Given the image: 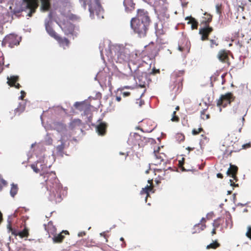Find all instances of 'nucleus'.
Wrapping results in <instances>:
<instances>
[{"label": "nucleus", "instance_id": "1", "mask_svg": "<svg viewBox=\"0 0 251 251\" xmlns=\"http://www.w3.org/2000/svg\"><path fill=\"white\" fill-rule=\"evenodd\" d=\"M151 20L148 11L144 9H138L135 17L131 19L130 26L133 33L140 38L147 36Z\"/></svg>", "mask_w": 251, "mask_h": 251}, {"label": "nucleus", "instance_id": "2", "mask_svg": "<svg viewBox=\"0 0 251 251\" xmlns=\"http://www.w3.org/2000/svg\"><path fill=\"white\" fill-rule=\"evenodd\" d=\"M46 182L47 190L50 192L49 199L50 201L55 202L61 201V192L62 187L54 172H48L41 175Z\"/></svg>", "mask_w": 251, "mask_h": 251}, {"label": "nucleus", "instance_id": "3", "mask_svg": "<svg viewBox=\"0 0 251 251\" xmlns=\"http://www.w3.org/2000/svg\"><path fill=\"white\" fill-rule=\"evenodd\" d=\"M39 0H23L25 3V7H24V11L27 12V16L31 17L32 14L35 13L37 8L38 7ZM41 3V10L44 12L48 11L50 8V0H40Z\"/></svg>", "mask_w": 251, "mask_h": 251}, {"label": "nucleus", "instance_id": "4", "mask_svg": "<svg viewBox=\"0 0 251 251\" xmlns=\"http://www.w3.org/2000/svg\"><path fill=\"white\" fill-rule=\"evenodd\" d=\"M87 4L89 5V11L91 15H94L96 13L98 16L100 17L102 14L103 10L100 0H90V3H87V0H84L83 6L84 8L86 7Z\"/></svg>", "mask_w": 251, "mask_h": 251}, {"label": "nucleus", "instance_id": "5", "mask_svg": "<svg viewBox=\"0 0 251 251\" xmlns=\"http://www.w3.org/2000/svg\"><path fill=\"white\" fill-rule=\"evenodd\" d=\"M184 70H176L171 75V78L174 83V87L178 90L181 89L183 85Z\"/></svg>", "mask_w": 251, "mask_h": 251}, {"label": "nucleus", "instance_id": "6", "mask_svg": "<svg viewBox=\"0 0 251 251\" xmlns=\"http://www.w3.org/2000/svg\"><path fill=\"white\" fill-rule=\"evenodd\" d=\"M75 107L80 111H83L81 114L82 116H86L87 119V122H90L92 116L90 106L84 102H76L74 104Z\"/></svg>", "mask_w": 251, "mask_h": 251}, {"label": "nucleus", "instance_id": "7", "mask_svg": "<svg viewBox=\"0 0 251 251\" xmlns=\"http://www.w3.org/2000/svg\"><path fill=\"white\" fill-rule=\"evenodd\" d=\"M235 98V97L231 92L222 95L220 98L217 100V105L219 107L222 106L223 107H225L228 104H230L232 101H233Z\"/></svg>", "mask_w": 251, "mask_h": 251}, {"label": "nucleus", "instance_id": "8", "mask_svg": "<svg viewBox=\"0 0 251 251\" xmlns=\"http://www.w3.org/2000/svg\"><path fill=\"white\" fill-rule=\"evenodd\" d=\"M21 41L20 37L14 34L7 35L3 40L2 44L12 48L19 45Z\"/></svg>", "mask_w": 251, "mask_h": 251}, {"label": "nucleus", "instance_id": "9", "mask_svg": "<svg viewBox=\"0 0 251 251\" xmlns=\"http://www.w3.org/2000/svg\"><path fill=\"white\" fill-rule=\"evenodd\" d=\"M153 156L155 158L154 165H160L162 162L163 164H167L166 155L163 152H161V149L159 147H158L157 149L154 150Z\"/></svg>", "mask_w": 251, "mask_h": 251}, {"label": "nucleus", "instance_id": "10", "mask_svg": "<svg viewBox=\"0 0 251 251\" xmlns=\"http://www.w3.org/2000/svg\"><path fill=\"white\" fill-rule=\"evenodd\" d=\"M31 167L36 173L43 172V174H41V175L46 174L44 173V171L48 169V167L47 164L45 163L44 159H43V160L37 161L36 163L31 164Z\"/></svg>", "mask_w": 251, "mask_h": 251}, {"label": "nucleus", "instance_id": "11", "mask_svg": "<svg viewBox=\"0 0 251 251\" xmlns=\"http://www.w3.org/2000/svg\"><path fill=\"white\" fill-rule=\"evenodd\" d=\"M238 171V167L235 165H230V167L228 168L227 171V175L231 177L233 179H230V185L232 186H238V184H236L233 181L235 180L236 182L238 180L237 177L236 176Z\"/></svg>", "mask_w": 251, "mask_h": 251}, {"label": "nucleus", "instance_id": "12", "mask_svg": "<svg viewBox=\"0 0 251 251\" xmlns=\"http://www.w3.org/2000/svg\"><path fill=\"white\" fill-rule=\"evenodd\" d=\"M213 31L212 27L205 26L199 29V33L201 35V40L205 41L208 40L209 34Z\"/></svg>", "mask_w": 251, "mask_h": 251}, {"label": "nucleus", "instance_id": "13", "mask_svg": "<svg viewBox=\"0 0 251 251\" xmlns=\"http://www.w3.org/2000/svg\"><path fill=\"white\" fill-rule=\"evenodd\" d=\"M7 84L10 87H14L17 89H19L21 86L18 83L19 80V77L17 75H12L10 77L8 76L7 78Z\"/></svg>", "mask_w": 251, "mask_h": 251}, {"label": "nucleus", "instance_id": "14", "mask_svg": "<svg viewBox=\"0 0 251 251\" xmlns=\"http://www.w3.org/2000/svg\"><path fill=\"white\" fill-rule=\"evenodd\" d=\"M69 232L67 230H62L59 234H55L52 237V241L54 243H61L65 239L66 235H69Z\"/></svg>", "mask_w": 251, "mask_h": 251}, {"label": "nucleus", "instance_id": "15", "mask_svg": "<svg viewBox=\"0 0 251 251\" xmlns=\"http://www.w3.org/2000/svg\"><path fill=\"white\" fill-rule=\"evenodd\" d=\"M147 55L151 59L154 58L158 54V49L153 44L149 45L146 50Z\"/></svg>", "mask_w": 251, "mask_h": 251}, {"label": "nucleus", "instance_id": "16", "mask_svg": "<svg viewBox=\"0 0 251 251\" xmlns=\"http://www.w3.org/2000/svg\"><path fill=\"white\" fill-rule=\"evenodd\" d=\"M107 124L105 122H100L96 126V131L98 134L100 136H104L106 134L107 131Z\"/></svg>", "mask_w": 251, "mask_h": 251}, {"label": "nucleus", "instance_id": "17", "mask_svg": "<svg viewBox=\"0 0 251 251\" xmlns=\"http://www.w3.org/2000/svg\"><path fill=\"white\" fill-rule=\"evenodd\" d=\"M217 58L223 63L229 64V57L226 50H220L217 54Z\"/></svg>", "mask_w": 251, "mask_h": 251}, {"label": "nucleus", "instance_id": "18", "mask_svg": "<svg viewBox=\"0 0 251 251\" xmlns=\"http://www.w3.org/2000/svg\"><path fill=\"white\" fill-rule=\"evenodd\" d=\"M45 229L49 234V237H50L51 235H54L56 232V228L53 225L52 221H50L48 223L44 225Z\"/></svg>", "mask_w": 251, "mask_h": 251}, {"label": "nucleus", "instance_id": "19", "mask_svg": "<svg viewBox=\"0 0 251 251\" xmlns=\"http://www.w3.org/2000/svg\"><path fill=\"white\" fill-rule=\"evenodd\" d=\"M83 125L82 121L79 119L72 120L69 124V127L71 130L80 128Z\"/></svg>", "mask_w": 251, "mask_h": 251}, {"label": "nucleus", "instance_id": "20", "mask_svg": "<svg viewBox=\"0 0 251 251\" xmlns=\"http://www.w3.org/2000/svg\"><path fill=\"white\" fill-rule=\"evenodd\" d=\"M212 17L213 16L212 15L207 12H205L201 18V25L204 26H209V24L212 20Z\"/></svg>", "mask_w": 251, "mask_h": 251}, {"label": "nucleus", "instance_id": "21", "mask_svg": "<svg viewBox=\"0 0 251 251\" xmlns=\"http://www.w3.org/2000/svg\"><path fill=\"white\" fill-rule=\"evenodd\" d=\"M124 5L126 12H131L135 9V3L133 0H124Z\"/></svg>", "mask_w": 251, "mask_h": 251}, {"label": "nucleus", "instance_id": "22", "mask_svg": "<svg viewBox=\"0 0 251 251\" xmlns=\"http://www.w3.org/2000/svg\"><path fill=\"white\" fill-rule=\"evenodd\" d=\"M129 55L124 51H121L117 55V62L123 63L128 61Z\"/></svg>", "mask_w": 251, "mask_h": 251}, {"label": "nucleus", "instance_id": "23", "mask_svg": "<svg viewBox=\"0 0 251 251\" xmlns=\"http://www.w3.org/2000/svg\"><path fill=\"white\" fill-rule=\"evenodd\" d=\"M51 22L48 21L45 23V27L47 31V32L49 33V34L52 37L55 39L57 38L58 35L55 32V31L53 30V29L52 28V27L50 25Z\"/></svg>", "mask_w": 251, "mask_h": 251}, {"label": "nucleus", "instance_id": "24", "mask_svg": "<svg viewBox=\"0 0 251 251\" xmlns=\"http://www.w3.org/2000/svg\"><path fill=\"white\" fill-rule=\"evenodd\" d=\"M149 183H151V185L150 186L147 185L145 188H142V190L140 192L141 195L146 194V202L147 201V198L150 196L149 193L151 192L153 189V185L152 183V180H149Z\"/></svg>", "mask_w": 251, "mask_h": 251}, {"label": "nucleus", "instance_id": "25", "mask_svg": "<svg viewBox=\"0 0 251 251\" xmlns=\"http://www.w3.org/2000/svg\"><path fill=\"white\" fill-rule=\"evenodd\" d=\"M25 106L26 102L22 101L20 102L18 107L14 110L15 115L19 116L25 110Z\"/></svg>", "mask_w": 251, "mask_h": 251}, {"label": "nucleus", "instance_id": "26", "mask_svg": "<svg viewBox=\"0 0 251 251\" xmlns=\"http://www.w3.org/2000/svg\"><path fill=\"white\" fill-rule=\"evenodd\" d=\"M185 20H189L187 22V24L191 25V28L192 29H197L198 28L199 23L194 18L191 16L186 17L185 18Z\"/></svg>", "mask_w": 251, "mask_h": 251}, {"label": "nucleus", "instance_id": "27", "mask_svg": "<svg viewBox=\"0 0 251 251\" xmlns=\"http://www.w3.org/2000/svg\"><path fill=\"white\" fill-rule=\"evenodd\" d=\"M225 228H231L233 226V222L232 220L231 215L228 213L226 215L225 218Z\"/></svg>", "mask_w": 251, "mask_h": 251}, {"label": "nucleus", "instance_id": "28", "mask_svg": "<svg viewBox=\"0 0 251 251\" xmlns=\"http://www.w3.org/2000/svg\"><path fill=\"white\" fill-rule=\"evenodd\" d=\"M61 144L56 146V150L58 154L63 155V151L65 147V143L62 140H60Z\"/></svg>", "mask_w": 251, "mask_h": 251}, {"label": "nucleus", "instance_id": "29", "mask_svg": "<svg viewBox=\"0 0 251 251\" xmlns=\"http://www.w3.org/2000/svg\"><path fill=\"white\" fill-rule=\"evenodd\" d=\"M210 47L211 49L217 47L219 45V40L218 37L214 36L212 39L209 40Z\"/></svg>", "mask_w": 251, "mask_h": 251}, {"label": "nucleus", "instance_id": "30", "mask_svg": "<svg viewBox=\"0 0 251 251\" xmlns=\"http://www.w3.org/2000/svg\"><path fill=\"white\" fill-rule=\"evenodd\" d=\"M55 129L58 132H63L66 130V126L63 123H56L54 125Z\"/></svg>", "mask_w": 251, "mask_h": 251}, {"label": "nucleus", "instance_id": "31", "mask_svg": "<svg viewBox=\"0 0 251 251\" xmlns=\"http://www.w3.org/2000/svg\"><path fill=\"white\" fill-rule=\"evenodd\" d=\"M55 39L63 46H68L69 44V41L66 38H61L58 35Z\"/></svg>", "mask_w": 251, "mask_h": 251}, {"label": "nucleus", "instance_id": "32", "mask_svg": "<svg viewBox=\"0 0 251 251\" xmlns=\"http://www.w3.org/2000/svg\"><path fill=\"white\" fill-rule=\"evenodd\" d=\"M201 223H199L195 226V227H200V229L199 230V232L204 230L206 227L205 223L206 219L205 218H202L201 221Z\"/></svg>", "mask_w": 251, "mask_h": 251}, {"label": "nucleus", "instance_id": "33", "mask_svg": "<svg viewBox=\"0 0 251 251\" xmlns=\"http://www.w3.org/2000/svg\"><path fill=\"white\" fill-rule=\"evenodd\" d=\"M7 229H8V231L9 232H11L12 234L15 236H18V233H19V232L15 228H12V226H11V224L10 222H9L7 226Z\"/></svg>", "mask_w": 251, "mask_h": 251}, {"label": "nucleus", "instance_id": "34", "mask_svg": "<svg viewBox=\"0 0 251 251\" xmlns=\"http://www.w3.org/2000/svg\"><path fill=\"white\" fill-rule=\"evenodd\" d=\"M18 191V187L17 184H15L14 183H12L11 184V187L10 190V195L12 197H14L17 194Z\"/></svg>", "mask_w": 251, "mask_h": 251}, {"label": "nucleus", "instance_id": "35", "mask_svg": "<svg viewBox=\"0 0 251 251\" xmlns=\"http://www.w3.org/2000/svg\"><path fill=\"white\" fill-rule=\"evenodd\" d=\"M28 235V229L26 227H25L24 229L22 231H19L18 233V236L21 238L27 237Z\"/></svg>", "mask_w": 251, "mask_h": 251}, {"label": "nucleus", "instance_id": "36", "mask_svg": "<svg viewBox=\"0 0 251 251\" xmlns=\"http://www.w3.org/2000/svg\"><path fill=\"white\" fill-rule=\"evenodd\" d=\"M223 220L221 218H218L214 220L212 223L213 227L218 228L222 225Z\"/></svg>", "mask_w": 251, "mask_h": 251}, {"label": "nucleus", "instance_id": "37", "mask_svg": "<svg viewBox=\"0 0 251 251\" xmlns=\"http://www.w3.org/2000/svg\"><path fill=\"white\" fill-rule=\"evenodd\" d=\"M220 246V244L217 242V241H215L213 243H210L206 246V249H216L217 248Z\"/></svg>", "mask_w": 251, "mask_h": 251}, {"label": "nucleus", "instance_id": "38", "mask_svg": "<svg viewBox=\"0 0 251 251\" xmlns=\"http://www.w3.org/2000/svg\"><path fill=\"white\" fill-rule=\"evenodd\" d=\"M226 139L227 141L230 142V143H235L237 141V137L235 136L234 134H228Z\"/></svg>", "mask_w": 251, "mask_h": 251}, {"label": "nucleus", "instance_id": "39", "mask_svg": "<svg viewBox=\"0 0 251 251\" xmlns=\"http://www.w3.org/2000/svg\"><path fill=\"white\" fill-rule=\"evenodd\" d=\"M171 120L173 122L178 123L179 121V118L176 115V111H174L172 114V117Z\"/></svg>", "mask_w": 251, "mask_h": 251}, {"label": "nucleus", "instance_id": "40", "mask_svg": "<svg viewBox=\"0 0 251 251\" xmlns=\"http://www.w3.org/2000/svg\"><path fill=\"white\" fill-rule=\"evenodd\" d=\"M206 110H203L201 112V118L203 120H207L210 117V115L206 114Z\"/></svg>", "mask_w": 251, "mask_h": 251}, {"label": "nucleus", "instance_id": "41", "mask_svg": "<svg viewBox=\"0 0 251 251\" xmlns=\"http://www.w3.org/2000/svg\"><path fill=\"white\" fill-rule=\"evenodd\" d=\"M203 131V129L202 127H200L198 128H194L192 131V133L193 135H196L199 134L200 132Z\"/></svg>", "mask_w": 251, "mask_h": 251}, {"label": "nucleus", "instance_id": "42", "mask_svg": "<svg viewBox=\"0 0 251 251\" xmlns=\"http://www.w3.org/2000/svg\"><path fill=\"white\" fill-rule=\"evenodd\" d=\"M176 138H177L179 142H183L185 140V136L182 134L178 133L176 135Z\"/></svg>", "mask_w": 251, "mask_h": 251}, {"label": "nucleus", "instance_id": "43", "mask_svg": "<svg viewBox=\"0 0 251 251\" xmlns=\"http://www.w3.org/2000/svg\"><path fill=\"white\" fill-rule=\"evenodd\" d=\"M184 163V158H182V160H179V162H178V166H179V168H180L182 169V171L186 170V169H184V168L183 167Z\"/></svg>", "mask_w": 251, "mask_h": 251}, {"label": "nucleus", "instance_id": "44", "mask_svg": "<svg viewBox=\"0 0 251 251\" xmlns=\"http://www.w3.org/2000/svg\"><path fill=\"white\" fill-rule=\"evenodd\" d=\"M7 183L5 180L2 178H0V190H1L3 186H5Z\"/></svg>", "mask_w": 251, "mask_h": 251}, {"label": "nucleus", "instance_id": "45", "mask_svg": "<svg viewBox=\"0 0 251 251\" xmlns=\"http://www.w3.org/2000/svg\"><path fill=\"white\" fill-rule=\"evenodd\" d=\"M216 9L217 12L220 14L222 13L221 9H222V4H217L216 5Z\"/></svg>", "mask_w": 251, "mask_h": 251}, {"label": "nucleus", "instance_id": "46", "mask_svg": "<svg viewBox=\"0 0 251 251\" xmlns=\"http://www.w3.org/2000/svg\"><path fill=\"white\" fill-rule=\"evenodd\" d=\"M246 236L251 239V226H250L248 227V230L246 234Z\"/></svg>", "mask_w": 251, "mask_h": 251}, {"label": "nucleus", "instance_id": "47", "mask_svg": "<svg viewBox=\"0 0 251 251\" xmlns=\"http://www.w3.org/2000/svg\"><path fill=\"white\" fill-rule=\"evenodd\" d=\"M245 7L244 5H238L237 10L239 12H243L244 11Z\"/></svg>", "mask_w": 251, "mask_h": 251}, {"label": "nucleus", "instance_id": "48", "mask_svg": "<svg viewBox=\"0 0 251 251\" xmlns=\"http://www.w3.org/2000/svg\"><path fill=\"white\" fill-rule=\"evenodd\" d=\"M21 95L19 97V99H21V100H23L24 98L25 97L26 93L25 91H21Z\"/></svg>", "mask_w": 251, "mask_h": 251}, {"label": "nucleus", "instance_id": "49", "mask_svg": "<svg viewBox=\"0 0 251 251\" xmlns=\"http://www.w3.org/2000/svg\"><path fill=\"white\" fill-rule=\"evenodd\" d=\"M137 103H138L140 106H141L144 103V100H142L140 99H138L137 100Z\"/></svg>", "mask_w": 251, "mask_h": 251}, {"label": "nucleus", "instance_id": "50", "mask_svg": "<svg viewBox=\"0 0 251 251\" xmlns=\"http://www.w3.org/2000/svg\"><path fill=\"white\" fill-rule=\"evenodd\" d=\"M120 240L123 242V244L121 245L122 248H125L126 247V243L125 241L124 238L123 237L120 238Z\"/></svg>", "mask_w": 251, "mask_h": 251}, {"label": "nucleus", "instance_id": "51", "mask_svg": "<svg viewBox=\"0 0 251 251\" xmlns=\"http://www.w3.org/2000/svg\"><path fill=\"white\" fill-rule=\"evenodd\" d=\"M145 84H146V83L145 81L139 82V86L141 88H145Z\"/></svg>", "mask_w": 251, "mask_h": 251}, {"label": "nucleus", "instance_id": "52", "mask_svg": "<svg viewBox=\"0 0 251 251\" xmlns=\"http://www.w3.org/2000/svg\"><path fill=\"white\" fill-rule=\"evenodd\" d=\"M130 93L129 92H124L123 93V96L124 97H126L130 96Z\"/></svg>", "mask_w": 251, "mask_h": 251}, {"label": "nucleus", "instance_id": "53", "mask_svg": "<svg viewBox=\"0 0 251 251\" xmlns=\"http://www.w3.org/2000/svg\"><path fill=\"white\" fill-rule=\"evenodd\" d=\"M160 73L159 70H156V69L153 68L152 70V74H155L156 73Z\"/></svg>", "mask_w": 251, "mask_h": 251}, {"label": "nucleus", "instance_id": "54", "mask_svg": "<svg viewBox=\"0 0 251 251\" xmlns=\"http://www.w3.org/2000/svg\"><path fill=\"white\" fill-rule=\"evenodd\" d=\"M216 229H217L216 228L213 227V228L211 232L212 236H213L214 235L216 234Z\"/></svg>", "mask_w": 251, "mask_h": 251}, {"label": "nucleus", "instance_id": "55", "mask_svg": "<svg viewBox=\"0 0 251 251\" xmlns=\"http://www.w3.org/2000/svg\"><path fill=\"white\" fill-rule=\"evenodd\" d=\"M249 147H250V144H244V145H242V147L244 149L249 148Z\"/></svg>", "mask_w": 251, "mask_h": 251}, {"label": "nucleus", "instance_id": "56", "mask_svg": "<svg viewBox=\"0 0 251 251\" xmlns=\"http://www.w3.org/2000/svg\"><path fill=\"white\" fill-rule=\"evenodd\" d=\"M171 169V167H167V169H166V168H160L158 170H161L162 169L164 170V172L165 173H166V172L168 170V169H170L171 170V171H172V170L170 169Z\"/></svg>", "mask_w": 251, "mask_h": 251}, {"label": "nucleus", "instance_id": "57", "mask_svg": "<svg viewBox=\"0 0 251 251\" xmlns=\"http://www.w3.org/2000/svg\"><path fill=\"white\" fill-rule=\"evenodd\" d=\"M85 235V232H81L78 233V236L79 237H81V236H84Z\"/></svg>", "mask_w": 251, "mask_h": 251}, {"label": "nucleus", "instance_id": "58", "mask_svg": "<svg viewBox=\"0 0 251 251\" xmlns=\"http://www.w3.org/2000/svg\"><path fill=\"white\" fill-rule=\"evenodd\" d=\"M217 176L218 177V178H223V176L222 174L221 173H218L217 174Z\"/></svg>", "mask_w": 251, "mask_h": 251}, {"label": "nucleus", "instance_id": "59", "mask_svg": "<svg viewBox=\"0 0 251 251\" xmlns=\"http://www.w3.org/2000/svg\"><path fill=\"white\" fill-rule=\"evenodd\" d=\"M116 100L117 101L119 102V101H120L121 100V98L120 97H119V96H116Z\"/></svg>", "mask_w": 251, "mask_h": 251}, {"label": "nucleus", "instance_id": "60", "mask_svg": "<svg viewBox=\"0 0 251 251\" xmlns=\"http://www.w3.org/2000/svg\"><path fill=\"white\" fill-rule=\"evenodd\" d=\"M201 136L203 137L204 139L206 140V141L208 142L209 139L205 136L203 135H201Z\"/></svg>", "mask_w": 251, "mask_h": 251}, {"label": "nucleus", "instance_id": "61", "mask_svg": "<svg viewBox=\"0 0 251 251\" xmlns=\"http://www.w3.org/2000/svg\"><path fill=\"white\" fill-rule=\"evenodd\" d=\"M187 150H188L189 151H193L194 149V148H191L188 147L187 149Z\"/></svg>", "mask_w": 251, "mask_h": 251}, {"label": "nucleus", "instance_id": "62", "mask_svg": "<svg viewBox=\"0 0 251 251\" xmlns=\"http://www.w3.org/2000/svg\"><path fill=\"white\" fill-rule=\"evenodd\" d=\"M2 219V214L0 212V223L1 222Z\"/></svg>", "mask_w": 251, "mask_h": 251}, {"label": "nucleus", "instance_id": "63", "mask_svg": "<svg viewBox=\"0 0 251 251\" xmlns=\"http://www.w3.org/2000/svg\"><path fill=\"white\" fill-rule=\"evenodd\" d=\"M165 17L167 18H169V15L168 14H165Z\"/></svg>", "mask_w": 251, "mask_h": 251}, {"label": "nucleus", "instance_id": "64", "mask_svg": "<svg viewBox=\"0 0 251 251\" xmlns=\"http://www.w3.org/2000/svg\"><path fill=\"white\" fill-rule=\"evenodd\" d=\"M179 106H177L176 107V110H179Z\"/></svg>", "mask_w": 251, "mask_h": 251}]
</instances>
